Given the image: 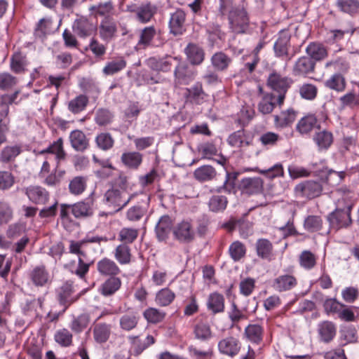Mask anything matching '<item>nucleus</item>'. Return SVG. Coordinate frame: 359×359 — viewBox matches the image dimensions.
I'll return each mask as SVG.
<instances>
[{
    "mask_svg": "<svg viewBox=\"0 0 359 359\" xmlns=\"http://www.w3.org/2000/svg\"><path fill=\"white\" fill-rule=\"evenodd\" d=\"M278 104L276 95L273 93H266L263 95L259 102L258 109L263 114H268L272 112L275 106Z\"/></svg>",
    "mask_w": 359,
    "mask_h": 359,
    "instance_id": "nucleus-36",
    "label": "nucleus"
},
{
    "mask_svg": "<svg viewBox=\"0 0 359 359\" xmlns=\"http://www.w3.org/2000/svg\"><path fill=\"white\" fill-rule=\"evenodd\" d=\"M172 220L168 215H163L156 226V233L158 239L161 241H165L172 228Z\"/></svg>",
    "mask_w": 359,
    "mask_h": 359,
    "instance_id": "nucleus-28",
    "label": "nucleus"
},
{
    "mask_svg": "<svg viewBox=\"0 0 359 359\" xmlns=\"http://www.w3.org/2000/svg\"><path fill=\"white\" fill-rule=\"evenodd\" d=\"M317 330L320 341L329 343L336 336L337 326L331 321L325 320L318 323Z\"/></svg>",
    "mask_w": 359,
    "mask_h": 359,
    "instance_id": "nucleus-20",
    "label": "nucleus"
},
{
    "mask_svg": "<svg viewBox=\"0 0 359 359\" xmlns=\"http://www.w3.org/2000/svg\"><path fill=\"white\" fill-rule=\"evenodd\" d=\"M324 86L337 93H342L346 87L344 76L341 73H334L324 81Z\"/></svg>",
    "mask_w": 359,
    "mask_h": 359,
    "instance_id": "nucleus-31",
    "label": "nucleus"
},
{
    "mask_svg": "<svg viewBox=\"0 0 359 359\" xmlns=\"http://www.w3.org/2000/svg\"><path fill=\"white\" fill-rule=\"evenodd\" d=\"M92 332L95 342L103 344L110 339L113 332V325L106 322L95 321L92 326Z\"/></svg>",
    "mask_w": 359,
    "mask_h": 359,
    "instance_id": "nucleus-9",
    "label": "nucleus"
},
{
    "mask_svg": "<svg viewBox=\"0 0 359 359\" xmlns=\"http://www.w3.org/2000/svg\"><path fill=\"white\" fill-rule=\"evenodd\" d=\"M256 252L259 257L262 259H269L273 251V245L270 241L266 238H259L257 241Z\"/></svg>",
    "mask_w": 359,
    "mask_h": 359,
    "instance_id": "nucleus-47",
    "label": "nucleus"
},
{
    "mask_svg": "<svg viewBox=\"0 0 359 359\" xmlns=\"http://www.w3.org/2000/svg\"><path fill=\"white\" fill-rule=\"evenodd\" d=\"M313 141L316 145L318 151H327L334 142V135L330 130L319 128L313 135Z\"/></svg>",
    "mask_w": 359,
    "mask_h": 359,
    "instance_id": "nucleus-11",
    "label": "nucleus"
},
{
    "mask_svg": "<svg viewBox=\"0 0 359 359\" xmlns=\"http://www.w3.org/2000/svg\"><path fill=\"white\" fill-rule=\"evenodd\" d=\"M264 329L258 323L249 324L244 330V335L247 340L252 344L259 345L263 341Z\"/></svg>",
    "mask_w": 359,
    "mask_h": 359,
    "instance_id": "nucleus-25",
    "label": "nucleus"
},
{
    "mask_svg": "<svg viewBox=\"0 0 359 359\" xmlns=\"http://www.w3.org/2000/svg\"><path fill=\"white\" fill-rule=\"evenodd\" d=\"M18 82L17 77L7 72H0V90H8Z\"/></svg>",
    "mask_w": 359,
    "mask_h": 359,
    "instance_id": "nucleus-64",
    "label": "nucleus"
},
{
    "mask_svg": "<svg viewBox=\"0 0 359 359\" xmlns=\"http://www.w3.org/2000/svg\"><path fill=\"white\" fill-rule=\"evenodd\" d=\"M230 257L234 262L240 261L246 254L245 245L239 241L233 242L229 248Z\"/></svg>",
    "mask_w": 359,
    "mask_h": 359,
    "instance_id": "nucleus-56",
    "label": "nucleus"
},
{
    "mask_svg": "<svg viewBox=\"0 0 359 359\" xmlns=\"http://www.w3.org/2000/svg\"><path fill=\"white\" fill-rule=\"evenodd\" d=\"M22 152V146L20 144L4 147L0 152V161L4 163L13 162Z\"/></svg>",
    "mask_w": 359,
    "mask_h": 359,
    "instance_id": "nucleus-33",
    "label": "nucleus"
},
{
    "mask_svg": "<svg viewBox=\"0 0 359 359\" xmlns=\"http://www.w3.org/2000/svg\"><path fill=\"white\" fill-rule=\"evenodd\" d=\"M325 67H333L334 70L337 72V73L343 74L348 71L350 65L345 58L337 57L334 60L327 61L325 63Z\"/></svg>",
    "mask_w": 359,
    "mask_h": 359,
    "instance_id": "nucleus-63",
    "label": "nucleus"
},
{
    "mask_svg": "<svg viewBox=\"0 0 359 359\" xmlns=\"http://www.w3.org/2000/svg\"><path fill=\"white\" fill-rule=\"evenodd\" d=\"M264 182L260 177L243 178L241 183L242 193L248 195L258 194L263 191Z\"/></svg>",
    "mask_w": 359,
    "mask_h": 359,
    "instance_id": "nucleus-17",
    "label": "nucleus"
},
{
    "mask_svg": "<svg viewBox=\"0 0 359 359\" xmlns=\"http://www.w3.org/2000/svg\"><path fill=\"white\" fill-rule=\"evenodd\" d=\"M126 65V60L123 57H118L108 62L102 69V72L105 76L114 75L125 69Z\"/></svg>",
    "mask_w": 359,
    "mask_h": 359,
    "instance_id": "nucleus-41",
    "label": "nucleus"
},
{
    "mask_svg": "<svg viewBox=\"0 0 359 359\" xmlns=\"http://www.w3.org/2000/svg\"><path fill=\"white\" fill-rule=\"evenodd\" d=\"M293 83V80L288 76H283L277 72H272L267 79V85L278 94L277 100L281 105L285 98V94Z\"/></svg>",
    "mask_w": 359,
    "mask_h": 359,
    "instance_id": "nucleus-5",
    "label": "nucleus"
},
{
    "mask_svg": "<svg viewBox=\"0 0 359 359\" xmlns=\"http://www.w3.org/2000/svg\"><path fill=\"white\" fill-rule=\"evenodd\" d=\"M98 30L101 39L108 43L116 35L118 30L116 22L112 18L107 16L100 22Z\"/></svg>",
    "mask_w": 359,
    "mask_h": 359,
    "instance_id": "nucleus-10",
    "label": "nucleus"
},
{
    "mask_svg": "<svg viewBox=\"0 0 359 359\" xmlns=\"http://www.w3.org/2000/svg\"><path fill=\"white\" fill-rule=\"evenodd\" d=\"M54 340L61 347H69L73 344V334L67 328L59 329L54 334Z\"/></svg>",
    "mask_w": 359,
    "mask_h": 359,
    "instance_id": "nucleus-42",
    "label": "nucleus"
},
{
    "mask_svg": "<svg viewBox=\"0 0 359 359\" xmlns=\"http://www.w3.org/2000/svg\"><path fill=\"white\" fill-rule=\"evenodd\" d=\"M114 257L121 265H127L131 263L133 259L132 250L126 243L118 245L114 250Z\"/></svg>",
    "mask_w": 359,
    "mask_h": 359,
    "instance_id": "nucleus-29",
    "label": "nucleus"
},
{
    "mask_svg": "<svg viewBox=\"0 0 359 359\" xmlns=\"http://www.w3.org/2000/svg\"><path fill=\"white\" fill-rule=\"evenodd\" d=\"M155 343V339L151 335H148L144 340L133 337L134 353L135 355L141 354L146 348Z\"/></svg>",
    "mask_w": 359,
    "mask_h": 359,
    "instance_id": "nucleus-61",
    "label": "nucleus"
},
{
    "mask_svg": "<svg viewBox=\"0 0 359 359\" xmlns=\"http://www.w3.org/2000/svg\"><path fill=\"white\" fill-rule=\"evenodd\" d=\"M121 286V280L117 277H111L106 280L100 287L101 294L104 296L114 294Z\"/></svg>",
    "mask_w": 359,
    "mask_h": 359,
    "instance_id": "nucleus-43",
    "label": "nucleus"
},
{
    "mask_svg": "<svg viewBox=\"0 0 359 359\" xmlns=\"http://www.w3.org/2000/svg\"><path fill=\"white\" fill-rule=\"evenodd\" d=\"M316 128L318 129L320 126L314 114H308L302 117L297 124V130L302 135H307Z\"/></svg>",
    "mask_w": 359,
    "mask_h": 359,
    "instance_id": "nucleus-34",
    "label": "nucleus"
},
{
    "mask_svg": "<svg viewBox=\"0 0 359 359\" xmlns=\"http://www.w3.org/2000/svg\"><path fill=\"white\" fill-rule=\"evenodd\" d=\"M37 160L41 162L39 177L43 183L48 187L59 185L66 174L65 170L60 168V162L56 161L54 156L48 154L47 156H43L38 153Z\"/></svg>",
    "mask_w": 359,
    "mask_h": 359,
    "instance_id": "nucleus-1",
    "label": "nucleus"
},
{
    "mask_svg": "<svg viewBox=\"0 0 359 359\" xmlns=\"http://www.w3.org/2000/svg\"><path fill=\"white\" fill-rule=\"evenodd\" d=\"M97 147L103 151H107L111 149L114 144V140L109 133H101L95 137Z\"/></svg>",
    "mask_w": 359,
    "mask_h": 359,
    "instance_id": "nucleus-59",
    "label": "nucleus"
},
{
    "mask_svg": "<svg viewBox=\"0 0 359 359\" xmlns=\"http://www.w3.org/2000/svg\"><path fill=\"white\" fill-rule=\"evenodd\" d=\"M87 187V178L83 176L74 177L69 183V191L71 194L79 196L82 194Z\"/></svg>",
    "mask_w": 359,
    "mask_h": 359,
    "instance_id": "nucleus-46",
    "label": "nucleus"
},
{
    "mask_svg": "<svg viewBox=\"0 0 359 359\" xmlns=\"http://www.w3.org/2000/svg\"><path fill=\"white\" fill-rule=\"evenodd\" d=\"M143 316L149 323L158 324L164 320L166 313L156 308L149 307L144 311Z\"/></svg>",
    "mask_w": 359,
    "mask_h": 359,
    "instance_id": "nucleus-45",
    "label": "nucleus"
},
{
    "mask_svg": "<svg viewBox=\"0 0 359 359\" xmlns=\"http://www.w3.org/2000/svg\"><path fill=\"white\" fill-rule=\"evenodd\" d=\"M352 205L348 204L344 208H336L327 216L329 222L330 229L339 231L342 229H347L352 224L351 210Z\"/></svg>",
    "mask_w": 359,
    "mask_h": 359,
    "instance_id": "nucleus-3",
    "label": "nucleus"
},
{
    "mask_svg": "<svg viewBox=\"0 0 359 359\" xmlns=\"http://www.w3.org/2000/svg\"><path fill=\"white\" fill-rule=\"evenodd\" d=\"M142 154L137 151L124 152L121 157V162L130 169H137L142 164Z\"/></svg>",
    "mask_w": 359,
    "mask_h": 359,
    "instance_id": "nucleus-37",
    "label": "nucleus"
},
{
    "mask_svg": "<svg viewBox=\"0 0 359 359\" xmlns=\"http://www.w3.org/2000/svg\"><path fill=\"white\" fill-rule=\"evenodd\" d=\"M72 213L76 219H87L94 214V202L86 199L72 204Z\"/></svg>",
    "mask_w": 359,
    "mask_h": 359,
    "instance_id": "nucleus-12",
    "label": "nucleus"
},
{
    "mask_svg": "<svg viewBox=\"0 0 359 359\" xmlns=\"http://www.w3.org/2000/svg\"><path fill=\"white\" fill-rule=\"evenodd\" d=\"M175 294L168 288L160 290L156 294L155 302L160 306H167L175 299Z\"/></svg>",
    "mask_w": 359,
    "mask_h": 359,
    "instance_id": "nucleus-54",
    "label": "nucleus"
},
{
    "mask_svg": "<svg viewBox=\"0 0 359 359\" xmlns=\"http://www.w3.org/2000/svg\"><path fill=\"white\" fill-rule=\"evenodd\" d=\"M138 322L139 318L135 313H125L119 318L120 328L124 331H130L137 327Z\"/></svg>",
    "mask_w": 359,
    "mask_h": 359,
    "instance_id": "nucleus-44",
    "label": "nucleus"
},
{
    "mask_svg": "<svg viewBox=\"0 0 359 359\" xmlns=\"http://www.w3.org/2000/svg\"><path fill=\"white\" fill-rule=\"evenodd\" d=\"M294 191L297 197L311 199L320 195L323 187L317 181L306 180L297 184Z\"/></svg>",
    "mask_w": 359,
    "mask_h": 359,
    "instance_id": "nucleus-7",
    "label": "nucleus"
},
{
    "mask_svg": "<svg viewBox=\"0 0 359 359\" xmlns=\"http://www.w3.org/2000/svg\"><path fill=\"white\" fill-rule=\"evenodd\" d=\"M57 299L61 305L64 306L62 313L78 299V296H73L74 289L69 282L65 283L57 291Z\"/></svg>",
    "mask_w": 359,
    "mask_h": 359,
    "instance_id": "nucleus-13",
    "label": "nucleus"
},
{
    "mask_svg": "<svg viewBox=\"0 0 359 359\" xmlns=\"http://www.w3.org/2000/svg\"><path fill=\"white\" fill-rule=\"evenodd\" d=\"M69 142L72 148L77 151H83L89 147V140L83 132L74 130L69 134Z\"/></svg>",
    "mask_w": 359,
    "mask_h": 359,
    "instance_id": "nucleus-26",
    "label": "nucleus"
},
{
    "mask_svg": "<svg viewBox=\"0 0 359 359\" xmlns=\"http://www.w3.org/2000/svg\"><path fill=\"white\" fill-rule=\"evenodd\" d=\"M29 64L27 55L22 52L14 53L10 58V69L17 74L25 73Z\"/></svg>",
    "mask_w": 359,
    "mask_h": 359,
    "instance_id": "nucleus-22",
    "label": "nucleus"
},
{
    "mask_svg": "<svg viewBox=\"0 0 359 359\" xmlns=\"http://www.w3.org/2000/svg\"><path fill=\"white\" fill-rule=\"evenodd\" d=\"M206 306L212 314L222 313L224 310V297L222 294L213 292L207 299Z\"/></svg>",
    "mask_w": 359,
    "mask_h": 359,
    "instance_id": "nucleus-32",
    "label": "nucleus"
},
{
    "mask_svg": "<svg viewBox=\"0 0 359 359\" xmlns=\"http://www.w3.org/2000/svg\"><path fill=\"white\" fill-rule=\"evenodd\" d=\"M241 346L239 339L234 336H228L222 339L217 345L221 354L231 358L238 354Z\"/></svg>",
    "mask_w": 359,
    "mask_h": 359,
    "instance_id": "nucleus-8",
    "label": "nucleus"
},
{
    "mask_svg": "<svg viewBox=\"0 0 359 359\" xmlns=\"http://www.w3.org/2000/svg\"><path fill=\"white\" fill-rule=\"evenodd\" d=\"M323 219L318 215H309L304 221V228L309 232H316L321 230Z\"/></svg>",
    "mask_w": 359,
    "mask_h": 359,
    "instance_id": "nucleus-58",
    "label": "nucleus"
},
{
    "mask_svg": "<svg viewBox=\"0 0 359 359\" xmlns=\"http://www.w3.org/2000/svg\"><path fill=\"white\" fill-rule=\"evenodd\" d=\"M156 12V6L151 4V3H147L145 4L141 5L137 8V16L140 22L145 23L151 19Z\"/></svg>",
    "mask_w": 359,
    "mask_h": 359,
    "instance_id": "nucleus-49",
    "label": "nucleus"
},
{
    "mask_svg": "<svg viewBox=\"0 0 359 359\" xmlns=\"http://www.w3.org/2000/svg\"><path fill=\"white\" fill-rule=\"evenodd\" d=\"M156 35V29L153 26L147 27L141 30L140 39L135 46L136 50L146 49L151 45Z\"/></svg>",
    "mask_w": 359,
    "mask_h": 359,
    "instance_id": "nucleus-39",
    "label": "nucleus"
},
{
    "mask_svg": "<svg viewBox=\"0 0 359 359\" xmlns=\"http://www.w3.org/2000/svg\"><path fill=\"white\" fill-rule=\"evenodd\" d=\"M99 241L100 239L98 238H93L89 241L81 240L76 241L74 240H70L69 241V252L71 254L78 255V258L81 257H86V252L83 250L84 245L88 242L95 243Z\"/></svg>",
    "mask_w": 359,
    "mask_h": 359,
    "instance_id": "nucleus-52",
    "label": "nucleus"
},
{
    "mask_svg": "<svg viewBox=\"0 0 359 359\" xmlns=\"http://www.w3.org/2000/svg\"><path fill=\"white\" fill-rule=\"evenodd\" d=\"M336 4L341 12L351 15L359 9V0H337Z\"/></svg>",
    "mask_w": 359,
    "mask_h": 359,
    "instance_id": "nucleus-57",
    "label": "nucleus"
},
{
    "mask_svg": "<svg viewBox=\"0 0 359 359\" xmlns=\"http://www.w3.org/2000/svg\"><path fill=\"white\" fill-rule=\"evenodd\" d=\"M185 20L186 14L182 10L178 9L172 13L169 21L170 33L175 36L182 34L185 31Z\"/></svg>",
    "mask_w": 359,
    "mask_h": 359,
    "instance_id": "nucleus-18",
    "label": "nucleus"
},
{
    "mask_svg": "<svg viewBox=\"0 0 359 359\" xmlns=\"http://www.w3.org/2000/svg\"><path fill=\"white\" fill-rule=\"evenodd\" d=\"M90 323V316L88 313H83L74 316L69 323V328L75 334H80L84 331Z\"/></svg>",
    "mask_w": 359,
    "mask_h": 359,
    "instance_id": "nucleus-35",
    "label": "nucleus"
},
{
    "mask_svg": "<svg viewBox=\"0 0 359 359\" xmlns=\"http://www.w3.org/2000/svg\"><path fill=\"white\" fill-rule=\"evenodd\" d=\"M39 153L43 156H47L48 154L52 156H54L56 161L58 162L64 160L66 157V152L63 148V140L62 138H59L50 144L46 149L41 150L39 151Z\"/></svg>",
    "mask_w": 359,
    "mask_h": 359,
    "instance_id": "nucleus-27",
    "label": "nucleus"
},
{
    "mask_svg": "<svg viewBox=\"0 0 359 359\" xmlns=\"http://www.w3.org/2000/svg\"><path fill=\"white\" fill-rule=\"evenodd\" d=\"M173 234L180 241L189 242L194 237V231L189 222L182 221L173 228Z\"/></svg>",
    "mask_w": 359,
    "mask_h": 359,
    "instance_id": "nucleus-19",
    "label": "nucleus"
},
{
    "mask_svg": "<svg viewBox=\"0 0 359 359\" xmlns=\"http://www.w3.org/2000/svg\"><path fill=\"white\" fill-rule=\"evenodd\" d=\"M283 273L275 278L271 283L273 289L277 292H283L293 290L298 283L294 276V268L289 266L283 269Z\"/></svg>",
    "mask_w": 359,
    "mask_h": 359,
    "instance_id": "nucleus-4",
    "label": "nucleus"
},
{
    "mask_svg": "<svg viewBox=\"0 0 359 359\" xmlns=\"http://www.w3.org/2000/svg\"><path fill=\"white\" fill-rule=\"evenodd\" d=\"M231 62V59L222 51L215 53L211 57L213 67L219 71L226 69Z\"/></svg>",
    "mask_w": 359,
    "mask_h": 359,
    "instance_id": "nucleus-51",
    "label": "nucleus"
},
{
    "mask_svg": "<svg viewBox=\"0 0 359 359\" xmlns=\"http://www.w3.org/2000/svg\"><path fill=\"white\" fill-rule=\"evenodd\" d=\"M97 269L102 276H112V277L120 273L121 270L116 263L109 259L103 258L97 263Z\"/></svg>",
    "mask_w": 359,
    "mask_h": 359,
    "instance_id": "nucleus-30",
    "label": "nucleus"
},
{
    "mask_svg": "<svg viewBox=\"0 0 359 359\" xmlns=\"http://www.w3.org/2000/svg\"><path fill=\"white\" fill-rule=\"evenodd\" d=\"M185 53L192 65H200L202 62V49L198 45L189 43L185 48Z\"/></svg>",
    "mask_w": 359,
    "mask_h": 359,
    "instance_id": "nucleus-50",
    "label": "nucleus"
},
{
    "mask_svg": "<svg viewBox=\"0 0 359 359\" xmlns=\"http://www.w3.org/2000/svg\"><path fill=\"white\" fill-rule=\"evenodd\" d=\"M29 278L36 287L46 286L52 281L48 271L43 265L35 266L29 273Z\"/></svg>",
    "mask_w": 359,
    "mask_h": 359,
    "instance_id": "nucleus-14",
    "label": "nucleus"
},
{
    "mask_svg": "<svg viewBox=\"0 0 359 359\" xmlns=\"http://www.w3.org/2000/svg\"><path fill=\"white\" fill-rule=\"evenodd\" d=\"M306 52L312 60L316 61L324 59L327 55L325 47L317 42L310 43L306 48Z\"/></svg>",
    "mask_w": 359,
    "mask_h": 359,
    "instance_id": "nucleus-40",
    "label": "nucleus"
},
{
    "mask_svg": "<svg viewBox=\"0 0 359 359\" xmlns=\"http://www.w3.org/2000/svg\"><path fill=\"white\" fill-rule=\"evenodd\" d=\"M139 231L137 229L130 227L122 228L118 233V240L121 243H126V245L133 243L137 238Z\"/></svg>",
    "mask_w": 359,
    "mask_h": 359,
    "instance_id": "nucleus-55",
    "label": "nucleus"
},
{
    "mask_svg": "<svg viewBox=\"0 0 359 359\" xmlns=\"http://www.w3.org/2000/svg\"><path fill=\"white\" fill-rule=\"evenodd\" d=\"M315 65V62L309 57H301L296 61L292 68V74L294 76H306L314 71Z\"/></svg>",
    "mask_w": 359,
    "mask_h": 359,
    "instance_id": "nucleus-21",
    "label": "nucleus"
},
{
    "mask_svg": "<svg viewBox=\"0 0 359 359\" xmlns=\"http://www.w3.org/2000/svg\"><path fill=\"white\" fill-rule=\"evenodd\" d=\"M74 33L81 38L91 36L96 31V27L88 19L81 18L75 20L73 25Z\"/></svg>",
    "mask_w": 359,
    "mask_h": 359,
    "instance_id": "nucleus-23",
    "label": "nucleus"
},
{
    "mask_svg": "<svg viewBox=\"0 0 359 359\" xmlns=\"http://www.w3.org/2000/svg\"><path fill=\"white\" fill-rule=\"evenodd\" d=\"M290 47V36L285 33H280L278 39L273 44L274 54L276 57L286 59L290 60L291 57H288V50Z\"/></svg>",
    "mask_w": 359,
    "mask_h": 359,
    "instance_id": "nucleus-16",
    "label": "nucleus"
},
{
    "mask_svg": "<svg viewBox=\"0 0 359 359\" xmlns=\"http://www.w3.org/2000/svg\"><path fill=\"white\" fill-rule=\"evenodd\" d=\"M13 217V210L11 204L4 201H0V225L6 224Z\"/></svg>",
    "mask_w": 359,
    "mask_h": 359,
    "instance_id": "nucleus-62",
    "label": "nucleus"
},
{
    "mask_svg": "<svg viewBox=\"0 0 359 359\" xmlns=\"http://www.w3.org/2000/svg\"><path fill=\"white\" fill-rule=\"evenodd\" d=\"M253 137L243 128L233 132L227 138L228 144L233 147L241 148L252 143Z\"/></svg>",
    "mask_w": 359,
    "mask_h": 359,
    "instance_id": "nucleus-15",
    "label": "nucleus"
},
{
    "mask_svg": "<svg viewBox=\"0 0 359 359\" xmlns=\"http://www.w3.org/2000/svg\"><path fill=\"white\" fill-rule=\"evenodd\" d=\"M29 199L36 204H45L48 199V192L40 186H29L25 189Z\"/></svg>",
    "mask_w": 359,
    "mask_h": 359,
    "instance_id": "nucleus-24",
    "label": "nucleus"
},
{
    "mask_svg": "<svg viewBox=\"0 0 359 359\" xmlns=\"http://www.w3.org/2000/svg\"><path fill=\"white\" fill-rule=\"evenodd\" d=\"M297 113L293 109L281 111L279 115L274 116V123L277 128H285L291 125L295 120Z\"/></svg>",
    "mask_w": 359,
    "mask_h": 359,
    "instance_id": "nucleus-38",
    "label": "nucleus"
},
{
    "mask_svg": "<svg viewBox=\"0 0 359 359\" xmlns=\"http://www.w3.org/2000/svg\"><path fill=\"white\" fill-rule=\"evenodd\" d=\"M316 256L310 250L302 251L299 257V265L305 270L313 269L316 264Z\"/></svg>",
    "mask_w": 359,
    "mask_h": 359,
    "instance_id": "nucleus-53",
    "label": "nucleus"
},
{
    "mask_svg": "<svg viewBox=\"0 0 359 359\" xmlns=\"http://www.w3.org/2000/svg\"><path fill=\"white\" fill-rule=\"evenodd\" d=\"M227 198L222 195H213L208 202L209 210L213 212H223L227 206Z\"/></svg>",
    "mask_w": 359,
    "mask_h": 359,
    "instance_id": "nucleus-48",
    "label": "nucleus"
},
{
    "mask_svg": "<svg viewBox=\"0 0 359 359\" xmlns=\"http://www.w3.org/2000/svg\"><path fill=\"white\" fill-rule=\"evenodd\" d=\"M229 29L236 34H246L250 30V17L243 6H237L228 15Z\"/></svg>",
    "mask_w": 359,
    "mask_h": 359,
    "instance_id": "nucleus-2",
    "label": "nucleus"
},
{
    "mask_svg": "<svg viewBox=\"0 0 359 359\" xmlns=\"http://www.w3.org/2000/svg\"><path fill=\"white\" fill-rule=\"evenodd\" d=\"M88 103V97L84 95H79L69 102L68 109L72 113L78 114L85 109Z\"/></svg>",
    "mask_w": 359,
    "mask_h": 359,
    "instance_id": "nucleus-60",
    "label": "nucleus"
},
{
    "mask_svg": "<svg viewBox=\"0 0 359 359\" xmlns=\"http://www.w3.org/2000/svg\"><path fill=\"white\" fill-rule=\"evenodd\" d=\"M131 198L126 197L121 190L111 188L104 193L103 202L113 212H116L126 206Z\"/></svg>",
    "mask_w": 359,
    "mask_h": 359,
    "instance_id": "nucleus-6",
    "label": "nucleus"
}]
</instances>
